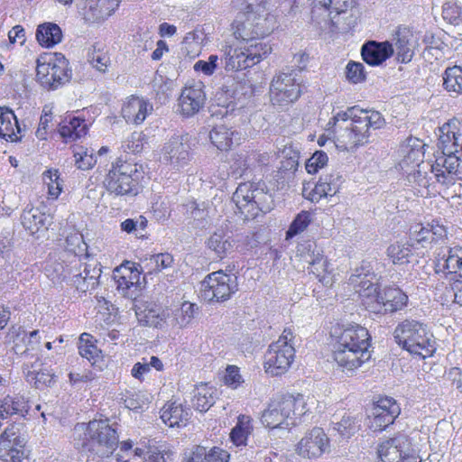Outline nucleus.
I'll use <instances>...</instances> for the list:
<instances>
[{
    "instance_id": "nucleus-38",
    "label": "nucleus",
    "mask_w": 462,
    "mask_h": 462,
    "mask_svg": "<svg viewBox=\"0 0 462 462\" xmlns=\"http://www.w3.org/2000/svg\"><path fill=\"white\" fill-rule=\"evenodd\" d=\"M234 132L224 125H217L209 133L211 143L220 151H227L233 144Z\"/></svg>"
},
{
    "instance_id": "nucleus-25",
    "label": "nucleus",
    "mask_w": 462,
    "mask_h": 462,
    "mask_svg": "<svg viewBox=\"0 0 462 462\" xmlns=\"http://www.w3.org/2000/svg\"><path fill=\"white\" fill-rule=\"evenodd\" d=\"M394 52L393 45L388 42L370 41L362 46L363 60L371 66H377L385 61Z\"/></svg>"
},
{
    "instance_id": "nucleus-48",
    "label": "nucleus",
    "mask_w": 462,
    "mask_h": 462,
    "mask_svg": "<svg viewBox=\"0 0 462 462\" xmlns=\"http://www.w3.org/2000/svg\"><path fill=\"white\" fill-rule=\"evenodd\" d=\"M387 254L394 264H403L409 262L411 250L408 245L396 243L387 248Z\"/></svg>"
},
{
    "instance_id": "nucleus-7",
    "label": "nucleus",
    "mask_w": 462,
    "mask_h": 462,
    "mask_svg": "<svg viewBox=\"0 0 462 462\" xmlns=\"http://www.w3.org/2000/svg\"><path fill=\"white\" fill-rule=\"evenodd\" d=\"M232 200L245 220L254 219L260 212H269L273 207L272 195L263 185L254 182L240 183L232 196Z\"/></svg>"
},
{
    "instance_id": "nucleus-16",
    "label": "nucleus",
    "mask_w": 462,
    "mask_h": 462,
    "mask_svg": "<svg viewBox=\"0 0 462 462\" xmlns=\"http://www.w3.org/2000/svg\"><path fill=\"white\" fill-rule=\"evenodd\" d=\"M205 86L201 81L186 85L178 100L180 113L192 116L199 112L206 103Z\"/></svg>"
},
{
    "instance_id": "nucleus-13",
    "label": "nucleus",
    "mask_w": 462,
    "mask_h": 462,
    "mask_svg": "<svg viewBox=\"0 0 462 462\" xmlns=\"http://www.w3.org/2000/svg\"><path fill=\"white\" fill-rule=\"evenodd\" d=\"M377 453L383 462H421L409 437L398 435L380 443Z\"/></svg>"
},
{
    "instance_id": "nucleus-29",
    "label": "nucleus",
    "mask_w": 462,
    "mask_h": 462,
    "mask_svg": "<svg viewBox=\"0 0 462 462\" xmlns=\"http://www.w3.org/2000/svg\"><path fill=\"white\" fill-rule=\"evenodd\" d=\"M190 418V410L176 402H167L161 410V419L169 427L186 425Z\"/></svg>"
},
{
    "instance_id": "nucleus-20",
    "label": "nucleus",
    "mask_w": 462,
    "mask_h": 462,
    "mask_svg": "<svg viewBox=\"0 0 462 462\" xmlns=\"http://www.w3.org/2000/svg\"><path fill=\"white\" fill-rule=\"evenodd\" d=\"M394 51L398 61L408 63L414 55V50L419 46L417 35L405 26H399L393 34Z\"/></svg>"
},
{
    "instance_id": "nucleus-49",
    "label": "nucleus",
    "mask_w": 462,
    "mask_h": 462,
    "mask_svg": "<svg viewBox=\"0 0 462 462\" xmlns=\"http://www.w3.org/2000/svg\"><path fill=\"white\" fill-rule=\"evenodd\" d=\"M374 411L380 412L383 415H393L394 420L401 412V408L396 401L392 397H382L380 398L373 407Z\"/></svg>"
},
{
    "instance_id": "nucleus-23",
    "label": "nucleus",
    "mask_w": 462,
    "mask_h": 462,
    "mask_svg": "<svg viewBox=\"0 0 462 462\" xmlns=\"http://www.w3.org/2000/svg\"><path fill=\"white\" fill-rule=\"evenodd\" d=\"M244 44L235 46L226 42L221 51L224 53L225 69L227 71H237L254 66V58H249L244 49Z\"/></svg>"
},
{
    "instance_id": "nucleus-42",
    "label": "nucleus",
    "mask_w": 462,
    "mask_h": 462,
    "mask_svg": "<svg viewBox=\"0 0 462 462\" xmlns=\"http://www.w3.org/2000/svg\"><path fill=\"white\" fill-rule=\"evenodd\" d=\"M199 310L196 304L184 301L180 308L177 309L173 313L171 319L172 326L184 328L193 319L196 311Z\"/></svg>"
},
{
    "instance_id": "nucleus-14",
    "label": "nucleus",
    "mask_w": 462,
    "mask_h": 462,
    "mask_svg": "<svg viewBox=\"0 0 462 462\" xmlns=\"http://www.w3.org/2000/svg\"><path fill=\"white\" fill-rule=\"evenodd\" d=\"M192 138L189 134L172 136L163 146L162 160L176 169L188 164L191 158Z\"/></svg>"
},
{
    "instance_id": "nucleus-24",
    "label": "nucleus",
    "mask_w": 462,
    "mask_h": 462,
    "mask_svg": "<svg viewBox=\"0 0 462 462\" xmlns=\"http://www.w3.org/2000/svg\"><path fill=\"white\" fill-rule=\"evenodd\" d=\"M152 110L153 106L149 101L139 97L132 96L124 104L122 115L126 122L141 125Z\"/></svg>"
},
{
    "instance_id": "nucleus-28",
    "label": "nucleus",
    "mask_w": 462,
    "mask_h": 462,
    "mask_svg": "<svg viewBox=\"0 0 462 462\" xmlns=\"http://www.w3.org/2000/svg\"><path fill=\"white\" fill-rule=\"evenodd\" d=\"M100 275L101 266L98 263H86L82 273H73L74 284L81 291L93 290L98 285Z\"/></svg>"
},
{
    "instance_id": "nucleus-1",
    "label": "nucleus",
    "mask_w": 462,
    "mask_h": 462,
    "mask_svg": "<svg viewBox=\"0 0 462 462\" xmlns=\"http://www.w3.org/2000/svg\"><path fill=\"white\" fill-rule=\"evenodd\" d=\"M373 274L356 270L349 277V284L359 294L362 305L371 313L384 315L402 310L406 306L408 296L399 288L380 286L372 282Z\"/></svg>"
},
{
    "instance_id": "nucleus-30",
    "label": "nucleus",
    "mask_w": 462,
    "mask_h": 462,
    "mask_svg": "<svg viewBox=\"0 0 462 462\" xmlns=\"http://www.w3.org/2000/svg\"><path fill=\"white\" fill-rule=\"evenodd\" d=\"M28 402L23 396H6L0 401V419L5 420L14 415L25 417L28 413Z\"/></svg>"
},
{
    "instance_id": "nucleus-6",
    "label": "nucleus",
    "mask_w": 462,
    "mask_h": 462,
    "mask_svg": "<svg viewBox=\"0 0 462 462\" xmlns=\"http://www.w3.org/2000/svg\"><path fill=\"white\" fill-rule=\"evenodd\" d=\"M393 337L400 346L414 356L424 359L435 351L433 335L420 321L403 320L396 326Z\"/></svg>"
},
{
    "instance_id": "nucleus-59",
    "label": "nucleus",
    "mask_w": 462,
    "mask_h": 462,
    "mask_svg": "<svg viewBox=\"0 0 462 462\" xmlns=\"http://www.w3.org/2000/svg\"><path fill=\"white\" fill-rule=\"evenodd\" d=\"M451 131L452 130L449 129L448 132V129H445V124L439 128L440 134L438 146L442 152H455V144H453L454 138H452Z\"/></svg>"
},
{
    "instance_id": "nucleus-57",
    "label": "nucleus",
    "mask_w": 462,
    "mask_h": 462,
    "mask_svg": "<svg viewBox=\"0 0 462 462\" xmlns=\"http://www.w3.org/2000/svg\"><path fill=\"white\" fill-rule=\"evenodd\" d=\"M328 162V155L323 151H318L306 162V170L309 173L314 174L319 169L323 168Z\"/></svg>"
},
{
    "instance_id": "nucleus-35",
    "label": "nucleus",
    "mask_w": 462,
    "mask_h": 462,
    "mask_svg": "<svg viewBox=\"0 0 462 462\" xmlns=\"http://www.w3.org/2000/svg\"><path fill=\"white\" fill-rule=\"evenodd\" d=\"M234 240L226 236L222 230L212 234L208 239V247L212 250L219 258H224L233 248Z\"/></svg>"
},
{
    "instance_id": "nucleus-55",
    "label": "nucleus",
    "mask_w": 462,
    "mask_h": 462,
    "mask_svg": "<svg viewBox=\"0 0 462 462\" xmlns=\"http://www.w3.org/2000/svg\"><path fill=\"white\" fill-rule=\"evenodd\" d=\"M341 177L336 174H328L320 177L319 183L325 189L327 196H334L339 189Z\"/></svg>"
},
{
    "instance_id": "nucleus-37",
    "label": "nucleus",
    "mask_w": 462,
    "mask_h": 462,
    "mask_svg": "<svg viewBox=\"0 0 462 462\" xmlns=\"http://www.w3.org/2000/svg\"><path fill=\"white\" fill-rule=\"evenodd\" d=\"M443 86L448 92L462 94V62L446 69Z\"/></svg>"
},
{
    "instance_id": "nucleus-21",
    "label": "nucleus",
    "mask_w": 462,
    "mask_h": 462,
    "mask_svg": "<svg viewBox=\"0 0 462 462\" xmlns=\"http://www.w3.org/2000/svg\"><path fill=\"white\" fill-rule=\"evenodd\" d=\"M334 118L336 120H351V125L359 124L372 126L373 129H380L384 125V118L377 111L365 110L355 106L348 107L346 111L338 112Z\"/></svg>"
},
{
    "instance_id": "nucleus-64",
    "label": "nucleus",
    "mask_w": 462,
    "mask_h": 462,
    "mask_svg": "<svg viewBox=\"0 0 462 462\" xmlns=\"http://www.w3.org/2000/svg\"><path fill=\"white\" fill-rule=\"evenodd\" d=\"M143 146L140 133H133L122 144V148L125 152L129 151L134 153L141 152Z\"/></svg>"
},
{
    "instance_id": "nucleus-3",
    "label": "nucleus",
    "mask_w": 462,
    "mask_h": 462,
    "mask_svg": "<svg viewBox=\"0 0 462 462\" xmlns=\"http://www.w3.org/2000/svg\"><path fill=\"white\" fill-rule=\"evenodd\" d=\"M73 441L77 448L99 457H108L118 446L119 436L115 425L107 420H94L78 423L73 429Z\"/></svg>"
},
{
    "instance_id": "nucleus-61",
    "label": "nucleus",
    "mask_w": 462,
    "mask_h": 462,
    "mask_svg": "<svg viewBox=\"0 0 462 462\" xmlns=\"http://www.w3.org/2000/svg\"><path fill=\"white\" fill-rule=\"evenodd\" d=\"M321 186L322 185H320L319 181L313 188L310 187V184H308V186H304L302 189L303 197L312 202H318L322 198L328 197L325 189Z\"/></svg>"
},
{
    "instance_id": "nucleus-5",
    "label": "nucleus",
    "mask_w": 462,
    "mask_h": 462,
    "mask_svg": "<svg viewBox=\"0 0 462 462\" xmlns=\"http://www.w3.org/2000/svg\"><path fill=\"white\" fill-rule=\"evenodd\" d=\"M274 17L264 6L252 4L246 6V11L240 14L233 23L234 36L241 40V43H249L271 33L274 29Z\"/></svg>"
},
{
    "instance_id": "nucleus-9",
    "label": "nucleus",
    "mask_w": 462,
    "mask_h": 462,
    "mask_svg": "<svg viewBox=\"0 0 462 462\" xmlns=\"http://www.w3.org/2000/svg\"><path fill=\"white\" fill-rule=\"evenodd\" d=\"M292 339L291 330L285 328L279 339L269 346L264 355V369L267 374L278 376L289 370L295 357Z\"/></svg>"
},
{
    "instance_id": "nucleus-32",
    "label": "nucleus",
    "mask_w": 462,
    "mask_h": 462,
    "mask_svg": "<svg viewBox=\"0 0 462 462\" xmlns=\"http://www.w3.org/2000/svg\"><path fill=\"white\" fill-rule=\"evenodd\" d=\"M31 368H32V365L30 366L28 364H24L23 372L25 374L26 381L36 388L42 389L51 386L56 382L57 376L50 369L43 368L36 371Z\"/></svg>"
},
{
    "instance_id": "nucleus-56",
    "label": "nucleus",
    "mask_w": 462,
    "mask_h": 462,
    "mask_svg": "<svg viewBox=\"0 0 462 462\" xmlns=\"http://www.w3.org/2000/svg\"><path fill=\"white\" fill-rule=\"evenodd\" d=\"M445 129L448 131L450 129L452 134L453 144H455V152H458L457 148H460L462 151V120H458L454 118L449 120L445 124Z\"/></svg>"
},
{
    "instance_id": "nucleus-63",
    "label": "nucleus",
    "mask_w": 462,
    "mask_h": 462,
    "mask_svg": "<svg viewBox=\"0 0 462 462\" xmlns=\"http://www.w3.org/2000/svg\"><path fill=\"white\" fill-rule=\"evenodd\" d=\"M143 462H171V458L168 452L162 451L153 446L147 448V457H144Z\"/></svg>"
},
{
    "instance_id": "nucleus-47",
    "label": "nucleus",
    "mask_w": 462,
    "mask_h": 462,
    "mask_svg": "<svg viewBox=\"0 0 462 462\" xmlns=\"http://www.w3.org/2000/svg\"><path fill=\"white\" fill-rule=\"evenodd\" d=\"M245 50L246 51L249 58H254V65L259 63L272 51V48L265 42H250L249 43H244Z\"/></svg>"
},
{
    "instance_id": "nucleus-36",
    "label": "nucleus",
    "mask_w": 462,
    "mask_h": 462,
    "mask_svg": "<svg viewBox=\"0 0 462 462\" xmlns=\"http://www.w3.org/2000/svg\"><path fill=\"white\" fill-rule=\"evenodd\" d=\"M173 262V257L169 253L152 254L142 261L143 267L147 270L148 273H159L171 268Z\"/></svg>"
},
{
    "instance_id": "nucleus-39",
    "label": "nucleus",
    "mask_w": 462,
    "mask_h": 462,
    "mask_svg": "<svg viewBox=\"0 0 462 462\" xmlns=\"http://www.w3.org/2000/svg\"><path fill=\"white\" fill-rule=\"evenodd\" d=\"M360 420L350 413H345L339 421H333V429L344 438H350L360 429Z\"/></svg>"
},
{
    "instance_id": "nucleus-17",
    "label": "nucleus",
    "mask_w": 462,
    "mask_h": 462,
    "mask_svg": "<svg viewBox=\"0 0 462 462\" xmlns=\"http://www.w3.org/2000/svg\"><path fill=\"white\" fill-rule=\"evenodd\" d=\"M119 0H79V14L87 23H101L119 5Z\"/></svg>"
},
{
    "instance_id": "nucleus-46",
    "label": "nucleus",
    "mask_w": 462,
    "mask_h": 462,
    "mask_svg": "<svg viewBox=\"0 0 462 462\" xmlns=\"http://www.w3.org/2000/svg\"><path fill=\"white\" fill-rule=\"evenodd\" d=\"M75 164L78 169L87 171L91 169L97 163V157L93 151L88 148L77 147L74 151Z\"/></svg>"
},
{
    "instance_id": "nucleus-40",
    "label": "nucleus",
    "mask_w": 462,
    "mask_h": 462,
    "mask_svg": "<svg viewBox=\"0 0 462 462\" xmlns=\"http://www.w3.org/2000/svg\"><path fill=\"white\" fill-rule=\"evenodd\" d=\"M215 402L213 392L206 384L200 385L194 391L192 397V405L195 410L205 412Z\"/></svg>"
},
{
    "instance_id": "nucleus-15",
    "label": "nucleus",
    "mask_w": 462,
    "mask_h": 462,
    "mask_svg": "<svg viewBox=\"0 0 462 462\" xmlns=\"http://www.w3.org/2000/svg\"><path fill=\"white\" fill-rule=\"evenodd\" d=\"M460 167L461 158L456 152H442L431 165V171L439 183L449 186L455 182V176L462 173Z\"/></svg>"
},
{
    "instance_id": "nucleus-4",
    "label": "nucleus",
    "mask_w": 462,
    "mask_h": 462,
    "mask_svg": "<svg viewBox=\"0 0 462 462\" xmlns=\"http://www.w3.org/2000/svg\"><path fill=\"white\" fill-rule=\"evenodd\" d=\"M317 402L313 396L305 400L302 394L282 395L271 401L261 420L270 429L288 428L296 424V416L312 412V409L317 408Z\"/></svg>"
},
{
    "instance_id": "nucleus-53",
    "label": "nucleus",
    "mask_w": 462,
    "mask_h": 462,
    "mask_svg": "<svg viewBox=\"0 0 462 462\" xmlns=\"http://www.w3.org/2000/svg\"><path fill=\"white\" fill-rule=\"evenodd\" d=\"M316 2L325 10L329 11V15L333 13L336 15L345 13L348 8L352 7V0H316Z\"/></svg>"
},
{
    "instance_id": "nucleus-44",
    "label": "nucleus",
    "mask_w": 462,
    "mask_h": 462,
    "mask_svg": "<svg viewBox=\"0 0 462 462\" xmlns=\"http://www.w3.org/2000/svg\"><path fill=\"white\" fill-rule=\"evenodd\" d=\"M251 431L250 420L248 417L242 416L230 432V439L236 446L246 444V439Z\"/></svg>"
},
{
    "instance_id": "nucleus-58",
    "label": "nucleus",
    "mask_w": 462,
    "mask_h": 462,
    "mask_svg": "<svg viewBox=\"0 0 462 462\" xmlns=\"http://www.w3.org/2000/svg\"><path fill=\"white\" fill-rule=\"evenodd\" d=\"M225 384L232 389H236L244 383V379L236 365H228L224 376Z\"/></svg>"
},
{
    "instance_id": "nucleus-33",
    "label": "nucleus",
    "mask_w": 462,
    "mask_h": 462,
    "mask_svg": "<svg viewBox=\"0 0 462 462\" xmlns=\"http://www.w3.org/2000/svg\"><path fill=\"white\" fill-rule=\"evenodd\" d=\"M229 454L219 448L207 450L206 448L198 446L192 452L188 462H228Z\"/></svg>"
},
{
    "instance_id": "nucleus-11",
    "label": "nucleus",
    "mask_w": 462,
    "mask_h": 462,
    "mask_svg": "<svg viewBox=\"0 0 462 462\" xmlns=\"http://www.w3.org/2000/svg\"><path fill=\"white\" fill-rule=\"evenodd\" d=\"M36 77L40 84L47 89H56L58 87L69 82L71 71L69 62L60 53L54 57H41L37 60Z\"/></svg>"
},
{
    "instance_id": "nucleus-41",
    "label": "nucleus",
    "mask_w": 462,
    "mask_h": 462,
    "mask_svg": "<svg viewBox=\"0 0 462 462\" xmlns=\"http://www.w3.org/2000/svg\"><path fill=\"white\" fill-rule=\"evenodd\" d=\"M169 315V310L146 309L143 314H139V321L148 327L162 328L166 324Z\"/></svg>"
},
{
    "instance_id": "nucleus-52",
    "label": "nucleus",
    "mask_w": 462,
    "mask_h": 462,
    "mask_svg": "<svg viewBox=\"0 0 462 462\" xmlns=\"http://www.w3.org/2000/svg\"><path fill=\"white\" fill-rule=\"evenodd\" d=\"M442 17L451 24L462 22V8L453 0H448L442 6Z\"/></svg>"
},
{
    "instance_id": "nucleus-19",
    "label": "nucleus",
    "mask_w": 462,
    "mask_h": 462,
    "mask_svg": "<svg viewBox=\"0 0 462 462\" xmlns=\"http://www.w3.org/2000/svg\"><path fill=\"white\" fill-rule=\"evenodd\" d=\"M0 458L5 462H22L26 458L23 440L13 430L6 429L0 438Z\"/></svg>"
},
{
    "instance_id": "nucleus-26",
    "label": "nucleus",
    "mask_w": 462,
    "mask_h": 462,
    "mask_svg": "<svg viewBox=\"0 0 462 462\" xmlns=\"http://www.w3.org/2000/svg\"><path fill=\"white\" fill-rule=\"evenodd\" d=\"M22 128L14 111L5 106H0V138L10 142L22 139Z\"/></svg>"
},
{
    "instance_id": "nucleus-2",
    "label": "nucleus",
    "mask_w": 462,
    "mask_h": 462,
    "mask_svg": "<svg viewBox=\"0 0 462 462\" xmlns=\"http://www.w3.org/2000/svg\"><path fill=\"white\" fill-rule=\"evenodd\" d=\"M333 336V358L343 371L353 372L371 358V337L365 328L349 325L339 331L335 329Z\"/></svg>"
},
{
    "instance_id": "nucleus-51",
    "label": "nucleus",
    "mask_w": 462,
    "mask_h": 462,
    "mask_svg": "<svg viewBox=\"0 0 462 462\" xmlns=\"http://www.w3.org/2000/svg\"><path fill=\"white\" fill-rule=\"evenodd\" d=\"M401 151L403 154V159L401 162V166L402 168L410 165L418 166L420 162H422L423 152L421 151V147H414L408 143L403 145Z\"/></svg>"
},
{
    "instance_id": "nucleus-12",
    "label": "nucleus",
    "mask_w": 462,
    "mask_h": 462,
    "mask_svg": "<svg viewBox=\"0 0 462 462\" xmlns=\"http://www.w3.org/2000/svg\"><path fill=\"white\" fill-rule=\"evenodd\" d=\"M237 290V277L222 270L208 274L201 282L202 297L208 301H226Z\"/></svg>"
},
{
    "instance_id": "nucleus-27",
    "label": "nucleus",
    "mask_w": 462,
    "mask_h": 462,
    "mask_svg": "<svg viewBox=\"0 0 462 462\" xmlns=\"http://www.w3.org/2000/svg\"><path fill=\"white\" fill-rule=\"evenodd\" d=\"M51 220V215H46L37 208H26L21 215V223L31 235L47 230L52 223Z\"/></svg>"
},
{
    "instance_id": "nucleus-43",
    "label": "nucleus",
    "mask_w": 462,
    "mask_h": 462,
    "mask_svg": "<svg viewBox=\"0 0 462 462\" xmlns=\"http://www.w3.org/2000/svg\"><path fill=\"white\" fill-rule=\"evenodd\" d=\"M93 337L88 333H82L79 339L78 349L79 354L88 360L95 363L96 358L98 357L100 351L93 343Z\"/></svg>"
},
{
    "instance_id": "nucleus-22",
    "label": "nucleus",
    "mask_w": 462,
    "mask_h": 462,
    "mask_svg": "<svg viewBox=\"0 0 462 462\" xmlns=\"http://www.w3.org/2000/svg\"><path fill=\"white\" fill-rule=\"evenodd\" d=\"M372 126L365 125L355 124L350 127H346L337 135V146L343 150H353L359 145L368 143L369 130Z\"/></svg>"
},
{
    "instance_id": "nucleus-10",
    "label": "nucleus",
    "mask_w": 462,
    "mask_h": 462,
    "mask_svg": "<svg viewBox=\"0 0 462 462\" xmlns=\"http://www.w3.org/2000/svg\"><path fill=\"white\" fill-rule=\"evenodd\" d=\"M301 78L292 68H285L273 78L270 86V96L273 105L286 106L301 95Z\"/></svg>"
},
{
    "instance_id": "nucleus-62",
    "label": "nucleus",
    "mask_w": 462,
    "mask_h": 462,
    "mask_svg": "<svg viewBox=\"0 0 462 462\" xmlns=\"http://www.w3.org/2000/svg\"><path fill=\"white\" fill-rule=\"evenodd\" d=\"M27 337L25 330L21 326H12L6 335V341L14 344V348L17 351L20 342H24Z\"/></svg>"
},
{
    "instance_id": "nucleus-31",
    "label": "nucleus",
    "mask_w": 462,
    "mask_h": 462,
    "mask_svg": "<svg viewBox=\"0 0 462 462\" xmlns=\"http://www.w3.org/2000/svg\"><path fill=\"white\" fill-rule=\"evenodd\" d=\"M62 37V31L57 23L48 22L37 27L36 39L42 47L52 48L61 42Z\"/></svg>"
},
{
    "instance_id": "nucleus-45",
    "label": "nucleus",
    "mask_w": 462,
    "mask_h": 462,
    "mask_svg": "<svg viewBox=\"0 0 462 462\" xmlns=\"http://www.w3.org/2000/svg\"><path fill=\"white\" fill-rule=\"evenodd\" d=\"M448 254H443V260L446 262L448 274H456L457 271L462 272V247L455 245L448 247Z\"/></svg>"
},
{
    "instance_id": "nucleus-18",
    "label": "nucleus",
    "mask_w": 462,
    "mask_h": 462,
    "mask_svg": "<svg viewBox=\"0 0 462 462\" xmlns=\"http://www.w3.org/2000/svg\"><path fill=\"white\" fill-rule=\"evenodd\" d=\"M328 438L323 429L315 427L300 439L297 451L303 457H319L328 449Z\"/></svg>"
},
{
    "instance_id": "nucleus-8",
    "label": "nucleus",
    "mask_w": 462,
    "mask_h": 462,
    "mask_svg": "<svg viewBox=\"0 0 462 462\" xmlns=\"http://www.w3.org/2000/svg\"><path fill=\"white\" fill-rule=\"evenodd\" d=\"M141 173L137 165L123 157L116 158L104 179L106 190L115 196L134 197L139 193Z\"/></svg>"
},
{
    "instance_id": "nucleus-54",
    "label": "nucleus",
    "mask_w": 462,
    "mask_h": 462,
    "mask_svg": "<svg viewBox=\"0 0 462 462\" xmlns=\"http://www.w3.org/2000/svg\"><path fill=\"white\" fill-rule=\"evenodd\" d=\"M346 79L352 83H359L365 79V67L360 62L350 61L346 68Z\"/></svg>"
},
{
    "instance_id": "nucleus-34",
    "label": "nucleus",
    "mask_w": 462,
    "mask_h": 462,
    "mask_svg": "<svg viewBox=\"0 0 462 462\" xmlns=\"http://www.w3.org/2000/svg\"><path fill=\"white\" fill-rule=\"evenodd\" d=\"M59 133L66 142L75 141L86 134L87 125L84 120L71 117L69 121L65 120L60 125Z\"/></svg>"
},
{
    "instance_id": "nucleus-50",
    "label": "nucleus",
    "mask_w": 462,
    "mask_h": 462,
    "mask_svg": "<svg viewBox=\"0 0 462 462\" xmlns=\"http://www.w3.org/2000/svg\"><path fill=\"white\" fill-rule=\"evenodd\" d=\"M311 222V214L309 211H301L299 213L294 220L291 222L289 229L286 232V239L292 238L293 236L303 232L310 223Z\"/></svg>"
},
{
    "instance_id": "nucleus-60",
    "label": "nucleus",
    "mask_w": 462,
    "mask_h": 462,
    "mask_svg": "<svg viewBox=\"0 0 462 462\" xmlns=\"http://www.w3.org/2000/svg\"><path fill=\"white\" fill-rule=\"evenodd\" d=\"M373 420L370 428L375 430H383L387 426L393 423V415H383L380 412L372 410Z\"/></svg>"
}]
</instances>
